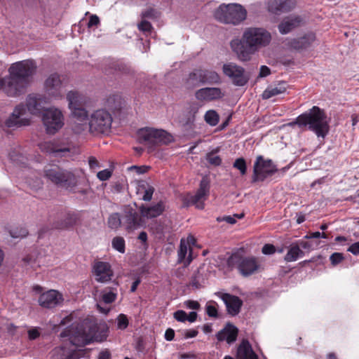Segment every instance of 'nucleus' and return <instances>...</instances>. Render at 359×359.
<instances>
[{"instance_id": "nucleus-28", "label": "nucleus", "mask_w": 359, "mask_h": 359, "mask_svg": "<svg viewBox=\"0 0 359 359\" xmlns=\"http://www.w3.org/2000/svg\"><path fill=\"white\" fill-rule=\"evenodd\" d=\"M237 359H259L248 339H243L237 348Z\"/></svg>"}, {"instance_id": "nucleus-21", "label": "nucleus", "mask_w": 359, "mask_h": 359, "mask_svg": "<svg viewBox=\"0 0 359 359\" xmlns=\"http://www.w3.org/2000/svg\"><path fill=\"white\" fill-rule=\"evenodd\" d=\"M224 301L229 314L232 316L238 315L243 306V301L237 296L228 293H224L221 297Z\"/></svg>"}, {"instance_id": "nucleus-32", "label": "nucleus", "mask_w": 359, "mask_h": 359, "mask_svg": "<svg viewBox=\"0 0 359 359\" xmlns=\"http://www.w3.org/2000/svg\"><path fill=\"white\" fill-rule=\"evenodd\" d=\"M304 256V252L297 243H292L289 248L284 259L287 262H294L298 258Z\"/></svg>"}, {"instance_id": "nucleus-12", "label": "nucleus", "mask_w": 359, "mask_h": 359, "mask_svg": "<svg viewBox=\"0 0 359 359\" xmlns=\"http://www.w3.org/2000/svg\"><path fill=\"white\" fill-rule=\"evenodd\" d=\"M42 121L48 134L56 133L64 126V117L62 111L54 107L47 108L44 110Z\"/></svg>"}, {"instance_id": "nucleus-31", "label": "nucleus", "mask_w": 359, "mask_h": 359, "mask_svg": "<svg viewBox=\"0 0 359 359\" xmlns=\"http://www.w3.org/2000/svg\"><path fill=\"white\" fill-rule=\"evenodd\" d=\"M202 76V84L214 85L221 83L219 75L212 70L201 69Z\"/></svg>"}, {"instance_id": "nucleus-34", "label": "nucleus", "mask_w": 359, "mask_h": 359, "mask_svg": "<svg viewBox=\"0 0 359 359\" xmlns=\"http://www.w3.org/2000/svg\"><path fill=\"white\" fill-rule=\"evenodd\" d=\"M123 219L127 229H135L140 226L138 213L133 209L126 212Z\"/></svg>"}, {"instance_id": "nucleus-54", "label": "nucleus", "mask_w": 359, "mask_h": 359, "mask_svg": "<svg viewBox=\"0 0 359 359\" xmlns=\"http://www.w3.org/2000/svg\"><path fill=\"white\" fill-rule=\"evenodd\" d=\"M149 169V166L146 165H142V166H137V165H132L130 166L128 170H135V172L139 174H144L147 172Z\"/></svg>"}, {"instance_id": "nucleus-45", "label": "nucleus", "mask_w": 359, "mask_h": 359, "mask_svg": "<svg viewBox=\"0 0 359 359\" xmlns=\"http://www.w3.org/2000/svg\"><path fill=\"white\" fill-rule=\"evenodd\" d=\"M9 79V76H6L4 78H0V90H2L9 97H18V95H11L9 93V92L7 90V88L8 87V81L9 80H7Z\"/></svg>"}, {"instance_id": "nucleus-24", "label": "nucleus", "mask_w": 359, "mask_h": 359, "mask_svg": "<svg viewBox=\"0 0 359 359\" xmlns=\"http://www.w3.org/2000/svg\"><path fill=\"white\" fill-rule=\"evenodd\" d=\"M316 39V34L310 32L303 36L292 39L289 42V46L296 50L301 51L311 47Z\"/></svg>"}, {"instance_id": "nucleus-60", "label": "nucleus", "mask_w": 359, "mask_h": 359, "mask_svg": "<svg viewBox=\"0 0 359 359\" xmlns=\"http://www.w3.org/2000/svg\"><path fill=\"white\" fill-rule=\"evenodd\" d=\"M100 18L97 15H91L88 22V27L90 28L93 26H97L98 25H100Z\"/></svg>"}, {"instance_id": "nucleus-50", "label": "nucleus", "mask_w": 359, "mask_h": 359, "mask_svg": "<svg viewBox=\"0 0 359 359\" xmlns=\"http://www.w3.org/2000/svg\"><path fill=\"white\" fill-rule=\"evenodd\" d=\"M138 28L140 31L147 33L150 32L152 29L151 24L147 20H142L139 25Z\"/></svg>"}, {"instance_id": "nucleus-44", "label": "nucleus", "mask_w": 359, "mask_h": 359, "mask_svg": "<svg viewBox=\"0 0 359 359\" xmlns=\"http://www.w3.org/2000/svg\"><path fill=\"white\" fill-rule=\"evenodd\" d=\"M215 151L208 153L206 155V160L208 162L215 166H219L222 163V159L219 156L215 155Z\"/></svg>"}, {"instance_id": "nucleus-13", "label": "nucleus", "mask_w": 359, "mask_h": 359, "mask_svg": "<svg viewBox=\"0 0 359 359\" xmlns=\"http://www.w3.org/2000/svg\"><path fill=\"white\" fill-rule=\"evenodd\" d=\"M222 71L229 77L232 83L236 86H243L249 81L250 76L246 74L243 67L234 62H228L223 65Z\"/></svg>"}, {"instance_id": "nucleus-58", "label": "nucleus", "mask_w": 359, "mask_h": 359, "mask_svg": "<svg viewBox=\"0 0 359 359\" xmlns=\"http://www.w3.org/2000/svg\"><path fill=\"white\" fill-rule=\"evenodd\" d=\"M184 305L190 309L198 310L201 307L200 304L197 301L187 300L184 302Z\"/></svg>"}, {"instance_id": "nucleus-49", "label": "nucleus", "mask_w": 359, "mask_h": 359, "mask_svg": "<svg viewBox=\"0 0 359 359\" xmlns=\"http://www.w3.org/2000/svg\"><path fill=\"white\" fill-rule=\"evenodd\" d=\"M116 294L113 292H105L102 296V299L105 304H111L116 299Z\"/></svg>"}, {"instance_id": "nucleus-1", "label": "nucleus", "mask_w": 359, "mask_h": 359, "mask_svg": "<svg viewBox=\"0 0 359 359\" xmlns=\"http://www.w3.org/2000/svg\"><path fill=\"white\" fill-rule=\"evenodd\" d=\"M109 327L104 321L98 322L95 318L84 319L81 324H72L60 334L61 338L67 337L76 346H83L94 341L102 342L108 337Z\"/></svg>"}, {"instance_id": "nucleus-8", "label": "nucleus", "mask_w": 359, "mask_h": 359, "mask_svg": "<svg viewBox=\"0 0 359 359\" xmlns=\"http://www.w3.org/2000/svg\"><path fill=\"white\" fill-rule=\"evenodd\" d=\"M229 267H236L240 273L248 277L257 273L261 265L257 258L255 257H243L238 253L232 254L227 259Z\"/></svg>"}, {"instance_id": "nucleus-64", "label": "nucleus", "mask_w": 359, "mask_h": 359, "mask_svg": "<svg viewBox=\"0 0 359 359\" xmlns=\"http://www.w3.org/2000/svg\"><path fill=\"white\" fill-rule=\"evenodd\" d=\"M271 74L270 69L265 65H262L260 67L259 76L260 77H266Z\"/></svg>"}, {"instance_id": "nucleus-62", "label": "nucleus", "mask_w": 359, "mask_h": 359, "mask_svg": "<svg viewBox=\"0 0 359 359\" xmlns=\"http://www.w3.org/2000/svg\"><path fill=\"white\" fill-rule=\"evenodd\" d=\"M348 252H351L354 255H359V241L355 242L351 245L347 250Z\"/></svg>"}, {"instance_id": "nucleus-7", "label": "nucleus", "mask_w": 359, "mask_h": 359, "mask_svg": "<svg viewBox=\"0 0 359 359\" xmlns=\"http://www.w3.org/2000/svg\"><path fill=\"white\" fill-rule=\"evenodd\" d=\"M247 15L246 10L240 4H221L215 11V19L225 24L238 25Z\"/></svg>"}, {"instance_id": "nucleus-42", "label": "nucleus", "mask_w": 359, "mask_h": 359, "mask_svg": "<svg viewBox=\"0 0 359 359\" xmlns=\"http://www.w3.org/2000/svg\"><path fill=\"white\" fill-rule=\"evenodd\" d=\"M88 120V117L86 120L83 121H79L76 119V122L73 126L72 130L75 133L79 134L84 131L87 128H88V124H87V121Z\"/></svg>"}, {"instance_id": "nucleus-11", "label": "nucleus", "mask_w": 359, "mask_h": 359, "mask_svg": "<svg viewBox=\"0 0 359 359\" xmlns=\"http://www.w3.org/2000/svg\"><path fill=\"white\" fill-rule=\"evenodd\" d=\"M277 170L276 166L271 160H265L262 156H258L253 166L252 182H263Z\"/></svg>"}, {"instance_id": "nucleus-40", "label": "nucleus", "mask_w": 359, "mask_h": 359, "mask_svg": "<svg viewBox=\"0 0 359 359\" xmlns=\"http://www.w3.org/2000/svg\"><path fill=\"white\" fill-rule=\"evenodd\" d=\"M233 167L238 169L241 175H245L247 173L246 161L243 157L236 158L233 164Z\"/></svg>"}, {"instance_id": "nucleus-19", "label": "nucleus", "mask_w": 359, "mask_h": 359, "mask_svg": "<svg viewBox=\"0 0 359 359\" xmlns=\"http://www.w3.org/2000/svg\"><path fill=\"white\" fill-rule=\"evenodd\" d=\"M45 89L47 93L53 97L62 95V80L57 73L51 74L45 81Z\"/></svg>"}, {"instance_id": "nucleus-26", "label": "nucleus", "mask_w": 359, "mask_h": 359, "mask_svg": "<svg viewBox=\"0 0 359 359\" xmlns=\"http://www.w3.org/2000/svg\"><path fill=\"white\" fill-rule=\"evenodd\" d=\"M105 68V72L108 74H121L130 75L133 73V70L127 64L121 61H111Z\"/></svg>"}, {"instance_id": "nucleus-5", "label": "nucleus", "mask_w": 359, "mask_h": 359, "mask_svg": "<svg viewBox=\"0 0 359 359\" xmlns=\"http://www.w3.org/2000/svg\"><path fill=\"white\" fill-rule=\"evenodd\" d=\"M44 176L57 187L65 189L74 193L86 195L89 191V186L86 188L77 187V179L71 171L58 166H53L44 170Z\"/></svg>"}, {"instance_id": "nucleus-37", "label": "nucleus", "mask_w": 359, "mask_h": 359, "mask_svg": "<svg viewBox=\"0 0 359 359\" xmlns=\"http://www.w3.org/2000/svg\"><path fill=\"white\" fill-rule=\"evenodd\" d=\"M204 119L210 126H215L219 122V116L215 110H209L205 113Z\"/></svg>"}, {"instance_id": "nucleus-53", "label": "nucleus", "mask_w": 359, "mask_h": 359, "mask_svg": "<svg viewBox=\"0 0 359 359\" xmlns=\"http://www.w3.org/2000/svg\"><path fill=\"white\" fill-rule=\"evenodd\" d=\"M154 192V188L151 186H148L145 190L144 194L142 196V199L144 201H150L152 198L153 194Z\"/></svg>"}, {"instance_id": "nucleus-63", "label": "nucleus", "mask_w": 359, "mask_h": 359, "mask_svg": "<svg viewBox=\"0 0 359 359\" xmlns=\"http://www.w3.org/2000/svg\"><path fill=\"white\" fill-rule=\"evenodd\" d=\"M198 332L196 330H184V336L185 339L193 338L198 335Z\"/></svg>"}, {"instance_id": "nucleus-6", "label": "nucleus", "mask_w": 359, "mask_h": 359, "mask_svg": "<svg viewBox=\"0 0 359 359\" xmlns=\"http://www.w3.org/2000/svg\"><path fill=\"white\" fill-rule=\"evenodd\" d=\"M137 140L140 144L146 145L150 151L156 147L168 144L172 141V136L162 129L142 128L137 130Z\"/></svg>"}, {"instance_id": "nucleus-39", "label": "nucleus", "mask_w": 359, "mask_h": 359, "mask_svg": "<svg viewBox=\"0 0 359 359\" xmlns=\"http://www.w3.org/2000/svg\"><path fill=\"white\" fill-rule=\"evenodd\" d=\"M112 247L121 253L125 252V240L120 236L114 237L111 242Z\"/></svg>"}, {"instance_id": "nucleus-36", "label": "nucleus", "mask_w": 359, "mask_h": 359, "mask_svg": "<svg viewBox=\"0 0 359 359\" xmlns=\"http://www.w3.org/2000/svg\"><path fill=\"white\" fill-rule=\"evenodd\" d=\"M187 254V245L183 240H181L179 250L177 252V262L178 263H182L184 262L186 265H188L191 263L192 259L191 257V255H189V257L187 260H185L186 255Z\"/></svg>"}, {"instance_id": "nucleus-14", "label": "nucleus", "mask_w": 359, "mask_h": 359, "mask_svg": "<svg viewBox=\"0 0 359 359\" xmlns=\"http://www.w3.org/2000/svg\"><path fill=\"white\" fill-rule=\"evenodd\" d=\"M26 108L23 104L17 105L10 116L5 121L7 128H18L29 125V119L22 118L25 114Z\"/></svg>"}, {"instance_id": "nucleus-56", "label": "nucleus", "mask_w": 359, "mask_h": 359, "mask_svg": "<svg viewBox=\"0 0 359 359\" xmlns=\"http://www.w3.org/2000/svg\"><path fill=\"white\" fill-rule=\"evenodd\" d=\"M216 220L218 222H226V223L230 224H233L236 222V219H235V217H232L231 215L218 217H217Z\"/></svg>"}, {"instance_id": "nucleus-57", "label": "nucleus", "mask_w": 359, "mask_h": 359, "mask_svg": "<svg viewBox=\"0 0 359 359\" xmlns=\"http://www.w3.org/2000/svg\"><path fill=\"white\" fill-rule=\"evenodd\" d=\"M262 252L264 255H271L276 252V248L273 245L265 244L262 249Z\"/></svg>"}, {"instance_id": "nucleus-15", "label": "nucleus", "mask_w": 359, "mask_h": 359, "mask_svg": "<svg viewBox=\"0 0 359 359\" xmlns=\"http://www.w3.org/2000/svg\"><path fill=\"white\" fill-rule=\"evenodd\" d=\"M80 220L78 212H61L58 217L52 224V228L56 229H67L74 226Z\"/></svg>"}, {"instance_id": "nucleus-2", "label": "nucleus", "mask_w": 359, "mask_h": 359, "mask_svg": "<svg viewBox=\"0 0 359 359\" xmlns=\"http://www.w3.org/2000/svg\"><path fill=\"white\" fill-rule=\"evenodd\" d=\"M271 40L270 32L262 27L246 28L241 39L231 41V47L239 60L249 61L261 48L268 46Z\"/></svg>"}, {"instance_id": "nucleus-27", "label": "nucleus", "mask_w": 359, "mask_h": 359, "mask_svg": "<svg viewBox=\"0 0 359 359\" xmlns=\"http://www.w3.org/2000/svg\"><path fill=\"white\" fill-rule=\"evenodd\" d=\"M302 22L303 19L300 16H289L278 25V30L282 34H286L300 26Z\"/></svg>"}, {"instance_id": "nucleus-23", "label": "nucleus", "mask_w": 359, "mask_h": 359, "mask_svg": "<svg viewBox=\"0 0 359 359\" xmlns=\"http://www.w3.org/2000/svg\"><path fill=\"white\" fill-rule=\"evenodd\" d=\"M238 334V328L229 322L222 330L217 333L216 337L219 341H226L227 344H231L236 341Z\"/></svg>"}, {"instance_id": "nucleus-30", "label": "nucleus", "mask_w": 359, "mask_h": 359, "mask_svg": "<svg viewBox=\"0 0 359 359\" xmlns=\"http://www.w3.org/2000/svg\"><path fill=\"white\" fill-rule=\"evenodd\" d=\"M287 86L288 85L285 81H280L275 86H269L263 92L262 99L268 100L273 96L284 93Z\"/></svg>"}, {"instance_id": "nucleus-55", "label": "nucleus", "mask_w": 359, "mask_h": 359, "mask_svg": "<svg viewBox=\"0 0 359 359\" xmlns=\"http://www.w3.org/2000/svg\"><path fill=\"white\" fill-rule=\"evenodd\" d=\"M22 261L25 263V265L30 266L33 269H35L36 266H39V265L36 264V259L31 255L26 256L23 258Z\"/></svg>"}, {"instance_id": "nucleus-43", "label": "nucleus", "mask_w": 359, "mask_h": 359, "mask_svg": "<svg viewBox=\"0 0 359 359\" xmlns=\"http://www.w3.org/2000/svg\"><path fill=\"white\" fill-rule=\"evenodd\" d=\"M9 233L13 238H24L28 234V231L25 228L20 227L10 230Z\"/></svg>"}, {"instance_id": "nucleus-3", "label": "nucleus", "mask_w": 359, "mask_h": 359, "mask_svg": "<svg viewBox=\"0 0 359 359\" xmlns=\"http://www.w3.org/2000/svg\"><path fill=\"white\" fill-rule=\"evenodd\" d=\"M36 70V62L33 60H25L13 63L8 68V87L10 94L20 96L26 91Z\"/></svg>"}, {"instance_id": "nucleus-35", "label": "nucleus", "mask_w": 359, "mask_h": 359, "mask_svg": "<svg viewBox=\"0 0 359 359\" xmlns=\"http://www.w3.org/2000/svg\"><path fill=\"white\" fill-rule=\"evenodd\" d=\"M205 280V276L198 269L191 276L189 285L194 289L198 290L204 286Z\"/></svg>"}, {"instance_id": "nucleus-41", "label": "nucleus", "mask_w": 359, "mask_h": 359, "mask_svg": "<svg viewBox=\"0 0 359 359\" xmlns=\"http://www.w3.org/2000/svg\"><path fill=\"white\" fill-rule=\"evenodd\" d=\"M121 220L118 213L111 214L108 219V225L111 229H116L120 226Z\"/></svg>"}, {"instance_id": "nucleus-22", "label": "nucleus", "mask_w": 359, "mask_h": 359, "mask_svg": "<svg viewBox=\"0 0 359 359\" xmlns=\"http://www.w3.org/2000/svg\"><path fill=\"white\" fill-rule=\"evenodd\" d=\"M224 96V93L219 88H203L198 90L195 97L201 101H212L220 99Z\"/></svg>"}, {"instance_id": "nucleus-9", "label": "nucleus", "mask_w": 359, "mask_h": 359, "mask_svg": "<svg viewBox=\"0 0 359 359\" xmlns=\"http://www.w3.org/2000/svg\"><path fill=\"white\" fill-rule=\"evenodd\" d=\"M88 121L89 131L93 134H108L111 130L112 117L105 109L95 111Z\"/></svg>"}, {"instance_id": "nucleus-46", "label": "nucleus", "mask_w": 359, "mask_h": 359, "mask_svg": "<svg viewBox=\"0 0 359 359\" xmlns=\"http://www.w3.org/2000/svg\"><path fill=\"white\" fill-rule=\"evenodd\" d=\"M215 304H217L215 302L206 305V313L208 316L212 318H217L218 311Z\"/></svg>"}, {"instance_id": "nucleus-38", "label": "nucleus", "mask_w": 359, "mask_h": 359, "mask_svg": "<svg viewBox=\"0 0 359 359\" xmlns=\"http://www.w3.org/2000/svg\"><path fill=\"white\" fill-rule=\"evenodd\" d=\"M107 105L111 109L116 111L119 110L121 106V97L118 95H112L107 99Z\"/></svg>"}, {"instance_id": "nucleus-18", "label": "nucleus", "mask_w": 359, "mask_h": 359, "mask_svg": "<svg viewBox=\"0 0 359 359\" xmlns=\"http://www.w3.org/2000/svg\"><path fill=\"white\" fill-rule=\"evenodd\" d=\"M62 301V295L55 290H50L41 294L39 298V305L48 309L60 305Z\"/></svg>"}, {"instance_id": "nucleus-17", "label": "nucleus", "mask_w": 359, "mask_h": 359, "mask_svg": "<svg viewBox=\"0 0 359 359\" xmlns=\"http://www.w3.org/2000/svg\"><path fill=\"white\" fill-rule=\"evenodd\" d=\"M45 104L46 100L39 95L29 94L26 98V107L33 115H43L44 110L47 109Z\"/></svg>"}, {"instance_id": "nucleus-16", "label": "nucleus", "mask_w": 359, "mask_h": 359, "mask_svg": "<svg viewBox=\"0 0 359 359\" xmlns=\"http://www.w3.org/2000/svg\"><path fill=\"white\" fill-rule=\"evenodd\" d=\"M210 191V181L207 177H203L201 180L199 188L196 194L191 197L190 203L195 205L196 208H204V201L206 200Z\"/></svg>"}, {"instance_id": "nucleus-4", "label": "nucleus", "mask_w": 359, "mask_h": 359, "mask_svg": "<svg viewBox=\"0 0 359 359\" xmlns=\"http://www.w3.org/2000/svg\"><path fill=\"white\" fill-rule=\"evenodd\" d=\"M330 119L325 111L313 106L302 114L290 125H297L299 128L313 132L318 137L324 139L330 132Z\"/></svg>"}, {"instance_id": "nucleus-33", "label": "nucleus", "mask_w": 359, "mask_h": 359, "mask_svg": "<svg viewBox=\"0 0 359 359\" xmlns=\"http://www.w3.org/2000/svg\"><path fill=\"white\" fill-rule=\"evenodd\" d=\"M202 76L201 69H196L189 74L186 80L185 86L188 89H193L202 84Z\"/></svg>"}, {"instance_id": "nucleus-48", "label": "nucleus", "mask_w": 359, "mask_h": 359, "mask_svg": "<svg viewBox=\"0 0 359 359\" xmlns=\"http://www.w3.org/2000/svg\"><path fill=\"white\" fill-rule=\"evenodd\" d=\"M128 325V320L126 315L120 314L117 318V327L118 329L125 330Z\"/></svg>"}, {"instance_id": "nucleus-59", "label": "nucleus", "mask_w": 359, "mask_h": 359, "mask_svg": "<svg viewBox=\"0 0 359 359\" xmlns=\"http://www.w3.org/2000/svg\"><path fill=\"white\" fill-rule=\"evenodd\" d=\"M11 160L13 161L22 163L23 157L21 155H18V151L14 150L9 154Z\"/></svg>"}, {"instance_id": "nucleus-29", "label": "nucleus", "mask_w": 359, "mask_h": 359, "mask_svg": "<svg viewBox=\"0 0 359 359\" xmlns=\"http://www.w3.org/2000/svg\"><path fill=\"white\" fill-rule=\"evenodd\" d=\"M164 211L163 203L160 201L156 205L150 207H144L142 205L140 207V212L142 217L147 218H155L163 213Z\"/></svg>"}, {"instance_id": "nucleus-61", "label": "nucleus", "mask_w": 359, "mask_h": 359, "mask_svg": "<svg viewBox=\"0 0 359 359\" xmlns=\"http://www.w3.org/2000/svg\"><path fill=\"white\" fill-rule=\"evenodd\" d=\"M40 335V332L37 327L32 328L28 331V337L31 340H34Z\"/></svg>"}, {"instance_id": "nucleus-52", "label": "nucleus", "mask_w": 359, "mask_h": 359, "mask_svg": "<svg viewBox=\"0 0 359 359\" xmlns=\"http://www.w3.org/2000/svg\"><path fill=\"white\" fill-rule=\"evenodd\" d=\"M111 171L109 169H104L97 172V177L101 181L107 180L111 176Z\"/></svg>"}, {"instance_id": "nucleus-51", "label": "nucleus", "mask_w": 359, "mask_h": 359, "mask_svg": "<svg viewBox=\"0 0 359 359\" xmlns=\"http://www.w3.org/2000/svg\"><path fill=\"white\" fill-rule=\"evenodd\" d=\"M174 318L179 322H185L187 320V313L183 310H177L173 314Z\"/></svg>"}, {"instance_id": "nucleus-47", "label": "nucleus", "mask_w": 359, "mask_h": 359, "mask_svg": "<svg viewBox=\"0 0 359 359\" xmlns=\"http://www.w3.org/2000/svg\"><path fill=\"white\" fill-rule=\"evenodd\" d=\"M344 259V256L341 252H334L330 257V260L332 266H335Z\"/></svg>"}, {"instance_id": "nucleus-10", "label": "nucleus", "mask_w": 359, "mask_h": 359, "mask_svg": "<svg viewBox=\"0 0 359 359\" xmlns=\"http://www.w3.org/2000/svg\"><path fill=\"white\" fill-rule=\"evenodd\" d=\"M67 100L72 117L79 121L86 120L88 114L85 109L84 96L77 91L71 90L67 95Z\"/></svg>"}, {"instance_id": "nucleus-20", "label": "nucleus", "mask_w": 359, "mask_h": 359, "mask_svg": "<svg viewBox=\"0 0 359 359\" xmlns=\"http://www.w3.org/2000/svg\"><path fill=\"white\" fill-rule=\"evenodd\" d=\"M94 274L95 280L97 282L105 283L111 279L113 271L111 266L107 262H97L93 266Z\"/></svg>"}, {"instance_id": "nucleus-25", "label": "nucleus", "mask_w": 359, "mask_h": 359, "mask_svg": "<svg viewBox=\"0 0 359 359\" xmlns=\"http://www.w3.org/2000/svg\"><path fill=\"white\" fill-rule=\"evenodd\" d=\"M296 6L294 0H274L269 3V11L274 14L280 15L292 11Z\"/></svg>"}]
</instances>
